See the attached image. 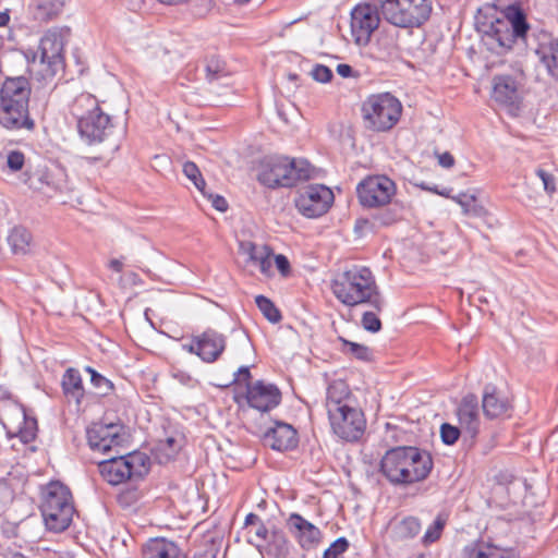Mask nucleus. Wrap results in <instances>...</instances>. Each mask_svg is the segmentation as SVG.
I'll use <instances>...</instances> for the list:
<instances>
[{
    "label": "nucleus",
    "mask_w": 558,
    "mask_h": 558,
    "mask_svg": "<svg viewBox=\"0 0 558 558\" xmlns=\"http://www.w3.org/2000/svg\"><path fill=\"white\" fill-rule=\"evenodd\" d=\"M477 28L487 49L501 54L511 49L517 39L526 37L530 24L522 8L510 4L498 14L478 19Z\"/></svg>",
    "instance_id": "nucleus-1"
},
{
    "label": "nucleus",
    "mask_w": 558,
    "mask_h": 558,
    "mask_svg": "<svg viewBox=\"0 0 558 558\" xmlns=\"http://www.w3.org/2000/svg\"><path fill=\"white\" fill-rule=\"evenodd\" d=\"M335 296L344 305L353 307L368 304L381 311L384 301L372 270L365 266L353 265L339 274L331 282Z\"/></svg>",
    "instance_id": "nucleus-2"
},
{
    "label": "nucleus",
    "mask_w": 558,
    "mask_h": 558,
    "mask_svg": "<svg viewBox=\"0 0 558 558\" xmlns=\"http://www.w3.org/2000/svg\"><path fill=\"white\" fill-rule=\"evenodd\" d=\"M433 469L432 456L416 447H396L381 459L380 471L395 485L424 481Z\"/></svg>",
    "instance_id": "nucleus-3"
},
{
    "label": "nucleus",
    "mask_w": 558,
    "mask_h": 558,
    "mask_svg": "<svg viewBox=\"0 0 558 558\" xmlns=\"http://www.w3.org/2000/svg\"><path fill=\"white\" fill-rule=\"evenodd\" d=\"M32 87L25 76L7 77L0 86V125L9 131L35 129L29 114Z\"/></svg>",
    "instance_id": "nucleus-4"
},
{
    "label": "nucleus",
    "mask_w": 558,
    "mask_h": 558,
    "mask_svg": "<svg viewBox=\"0 0 558 558\" xmlns=\"http://www.w3.org/2000/svg\"><path fill=\"white\" fill-rule=\"evenodd\" d=\"M70 112L76 120L81 138L87 144H100L112 135V118L102 110L94 95L83 93L76 96L70 106Z\"/></svg>",
    "instance_id": "nucleus-5"
},
{
    "label": "nucleus",
    "mask_w": 558,
    "mask_h": 558,
    "mask_svg": "<svg viewBox=\"0 0 558 558\" xmlns=\"http://www.w3.org/2000/svg\"><path fill=\"white\" fill-rule=\"evenodd\" d=\"M310 174V165L305 160L268 156L260 162L257 180L270 189L292 187L299 181L307 180Z\"/></svg>",
    "instance_id": "nucleus-6"
},
{
    "label": "nucleus",
    "mask_w": 558,
    "mask_h": 558,
    "mask_svg": "<svg viewBox=\"0 0 558 558\" xmlns=\"http://www.w3.org/2000/svg\"><path fill=\"white\" fill-rule=\"evenodd\" d=\"M365 129L372 132L390 131L400 120L402 105L390 93L369 95L361 107Z\"/></svg>",
    "instance_id": "nucleus-7"
},
{
    "label": "nucleus",
    "mask_w": 558,
    "mask_h": 558,
    "mask_svg": "<svg viewBox=\"0 0 558 558\" xmlns=\"http://www.w3.org/2000/svg\"><path fill=\"white\" fill-rule=\"evenodd\" d=\"M71 36L68 26H53L41 36L34 59H39L46 65L50 76H54L64 68V46Z\"/></svg>",
    "instance_id": "nucleus-8"
},
{
    "label": "nucleus",
    "mask_w": 558,
    "mask_h": 558,
    "mask_svg": "<svg viewBox=\"0 0 558 558\" xmlns=\"http://www.w3.org/2000/svg\"><path fill=\"white\" fill-rule=\"evenodd\" d=\"M147 458L142 453H129L112 457L98 463L102 478L111 485H119L134 477H142L147 472Z\"/></svg>",
    "instance_id": "nucleus-9"
},
{
    "label": "nucleus",
    "mask_w": 558,
    "mask_h": 558,
    "mask_svg": "<svg viewBox=\"0 0 558 558\" xmlns=\"http://www.w3.org/2000/svg\"><path fill=\"white\" fill-rule=\"evenodd\" d=\"M332 432L345 441H356L364 434L366 421L363 412L349 404L328 413Z\"/></svg>",
    "instance_id": "nucleus-10"
},
{
    "label": "nucleus",
    "mask_w": 558,
    "mask_h": 558,
    "mask_svg": "<svg viewBox=\"0 0 558 558\" xmlns=\"http://www.w3.org/2000/svg\"><path fill=\"white\" fill-rule=\"evenodd\" d=\"M383 19L376 1L356 4L351 11V34L357 45H367Z\"/></svg>",
    "instance_id": "nucleus-11"
},
{
    "label": "nucleus",
    "mask_w": 558,
    "mask_h": 558,
    "mask_svg": "<svg viewBox=\"0 0 558 558\" xmlns=\"http://www.w3.org/2000/svg\"><path fill=\"white\" fill-rule=\"evenodd\" d=\"M356 191L363 206L379 207L390 202L396 184L386 175H372L359 183Z\"/></svg>",
    "instance_id": "nucleus-12"
},
{
    "label": "nucleus",
    "mask_w": 558,
    "mask_h": 558,
    "mask_svg": "<svg viewBox=\"0 0 558 558\" xmlns=\"http://www.w3.org/2000/svg\"><path fill=\"white\" fill-rule=\"evenodd\" d=\"M332 202L333 193L329 187L313 184L300 192L295 206L303 216L316 218L327 213Z\"/></svg>",
    "instance_id": "nucleus-13"
},
{
    "label": "nucleus",
    "mask_w": 558,
    "mask_h": 558,
    "mask_svg": "<svg viewBox=\"0 0 558 558\" xmlns=\"http://www.w3.org/2000/svg\"><path fill=\"white\" fill-rule=\"evenodd\" d=\"M525 75L518 68L513 73L498 74L493 77V99L499 105L513 107L520 101V88L523 86Z\"/></svg>",
    "instance_id": "nucleus-14"
},
{
    "label": "nucleus",
    "mask_w": 558,
    "mask_h": 558,
    "mask_svg": "<svg viewBox=\"0 0 558 558\" xmlns=\"http://www.w3.org/2000/svg\"><path fill=\"white\" fill-rule=\"evenodd\" d=\"M89 447L95 451L108 452L124 441L123 426L116 423H93L87 428Z\"/></svg>",
    "instance_id": "nucleus-15"
},
{
    "label": "nucleus",
    "mask_w": 558,
    "mask_h": 558,
    "mask_svg": "<svg viewBox=\"0 0 558 558\" xmlns=\"http://www.w3.org/2000/svg\"><path fill=\"white\" fill-rule=\"evenodd\" d=\"M243 397L251 408L260 412H269L281 402V392L278 387L264 380L247 384Z\"/></svg>",
    "instance_id": "nucleus-16"
},
{
    "label": "nucleus",
    "mask_w": 558,
    "mask_h": 558,
    "mask_svg": "<svg viewBox=\"0 0 558 558\" xmlns=\"http://www.w3.org/2000/svg\"><path fill=\"white\" fill-rule=\"evenodd\" d=\"M287 526L303 549L314 548L320 541L319 529L299 513H291Z\"/></svg>",
    "instance_id": "nucleus-17"
},
{
    "label": "nucleus",
    "mask_w": 558,
    "mask_h": 558,
    "mask_svg": "<svg viewBox=\"0 0 558 558\" xmlns=\"http://www.w3.org/2000/svg\"><path fill=\"white\" fill-rule=\"evenodd\" d=\"M457 417L460 428L470 436L475 438L480 430V411L478 401L475 395L469 393L464 396L457 408Z\"/></svg>",
    "instance_id": "nucleus-18"
},
{
    "label": "nucleus",
    "mask_w": 558,
    "mask_h": 558,
    "mask_svg": "<svg viewBox=\"0 0 558 558\" xmlns=\"http://www.w3.org/2000/svg\"><path fill=\"white\" fill-rule=\"evenodd\" d=\"M264 445L277 451H286L296 447V430L292 425L276 422L275 426L269 428L263 437Z\"/></svg>",
    "instance_id": "nucleus-19"
},
{
    "label": "nucleus",
    "mask_w": 558,
    "mask_h": 558,
    "mask_svg": "<svg viewBox=\"0 0 558 558\" xmlns=\"http://www.w3.org/2000/svg\"><path fill=\"white\" fill-rule=\"evenodd\" d=\"M198 339L201 344L199 359L205 363L216 362L226 349V336L214 329H206L198 335Z\"/></svg>",
    "instance_id": "nucleus-20"
},
{
    "label": "nucleus",
    "mask_w": 558,
    "mask_h": 558,
    "mask_svg": "<svg viewBox=\"0 0 558 558\" xmlns=\"http://www.w3.org/2000/svg\"><path fill=\"white\" fill-rule=\"evenodd\" d=\"M142 558H185L180 547L165 537L149 538L141 549Z\"/></svg>",
    "instance_id": "nucleus-21"
},
{
    "label": "nucleus",
    "mask_w": 558,
    "mask_h": 558,
    "mask_svg": "<svg viewBox=\"0 0 558 558\" xmlns=\"http://www.w3.org/2000/svg\"><path fill=\"white\" fill-rule=\"evenodd\" d=\"M74 506L71 490L61 482L53 481L47 484L43 493L40 508L56 509Z\"/></svg>",
    "instance_id": "nucleus-22"
},
{
    "label": "nucleus",
    "mask_w": 558,
    "mask_h": 558,
    "mask_svg": "<svg viewBox=\"0 0 558 558\" xmlns=\"http://www.w3.org/2000/svg\"><path fill=\"white\" fill-rule=\"evenodd\" d=\"M40 512L47 530L53 533H61L71 525L75 509L74 506L50 510L48 508H40Z\"/></svg>",
    "instance_id": "nucleus-23"
},
{
    "label": "nucleus",
    "mask_w": 558,
    "mask_h": 558,
    "mask_svg": "<svg viewBox=\"0 0 558 558\" xmlns=\"http://www.w3.org/2000/svg\"><path fill=\"white\" fill-rule=\"evenodd\" d=\"M61 387L65 398L71 401L73 400L77 405L81 404L85 389L83 386V379L80 372L76 368H68L61 380Z\"/></svg>",
    "instance_id": "nucleus-24"
},
{
    "label": "nucleus",
    "mask_w": 558,
    "mask_h": 558,
    "mask_svg": "<svg viewBox=\"0 0 558 558\" xmlns=\"http://www.w3.org/2000/svg\"><path fill=\"white\" fill-rule=\"evenodd\" d=\"M482 407L484 414L489 418H498L507 415L510 410L509 401L496 393L495 388L486 387Z\"/></svg>",
    "instance_id": "nucleus-25"
},
{
    "label": "nucleus",
    "mask_w": 558,
    "mask_h": 558,
    "mask_svg": "<svg viewBox=\"0 0 558 558\" xmlns=\"http://www.w3.org/2000/svg\"><path fill=\"white\" fill-rule=\"evenodd\" d=\"M351 404V392L349 386L343 380H333L327 388L326 408L327 413L332 410L342 409Z\"/></svg>",
    "instance_id": "nucleus-26"
},
{
    "label": "nucleus",
    "mask_w": 558,
    "mask_h": 558,
    "mask_svg": "<svg viewBox=\"0 0 558 558\" xmlns=\"http://www.w3.org/2000/svg\"><path fill=\"white\" fill-rule=\"evenodd\" d=\"M64 8V0H34L31 11L34 20L49 22L57 19Z\"/></svg>",
    "instance_id": "nucleus-27"
},
{
    "label": "nucleus",
    "mask_w": 558,
    "mask_h": 558,
    "mask_svg": "<svg viewBox=\"0 0 558 558\" xmlns=\"http://www.w3.org/2000/svg\"><path fill=\"white\" fill-rule=\"evenodd\" d=\"M536 54L547 73L558 80V39H550L539 44Z\"/></svg>",
    "instance_id": "nucleus-28"
},
{
    "label": "nucleus",
    "mask_w": 558,
    "mask_h": 558,
    "mask_svg": "<svg viewBox=\"0 0 558 558\" xmlns=\"http://www.w3.org/2000/svg\"><path fill=\"white\" fill-rule=\"evenodd\" d=\"M266 542L265 550L268 558H290L292 545L282 530L272 529Z\"/></svg>",
    "instance_id": "nucleus-29"
},
{
    "label": "nucleus",
    "mask_w": 558,
    "mask_h": 558,
    "mask_svg": "<svg viewBox=\"0 0 558 558\" xmlns=\"http://www.w3.org/2000/svg\"><path fill=\"white\" fill-rule=\"evenodd\" d=\"M422 524L418 518L409 515L398 521L392 527V534L397 541L412 539L420 534Z\"/></svg>",
    "instance_id": "nucleus-30"
},
{
    "label": "nucleus",
    "mask_w": 558,
    "mask_h": 558,
    "mask_svg": "<svg viewBox=\"0 0 558 558\" xmlns=\"http://www.w3.org/2000/svg\"><path fill=\"white\" fill-rule=\"evenodd\" d=\"M220 541L211 533L203 535L194 545L193 558H216Z\"/></svg>",
    "instance_id": "nucleus-31"
},
{
    "label": "nucleus",
    "mask_w": 558,
    "mask_h": 558,
    "mask_svg": "<svg viewBox=\"0 0 558 558\" xmlns=\"http://www.w3.org/2000/svg\"><path fill=\"white\" fill-rule=\"evenodd\" d=\"M8 242L15 254H25L29 250L32 234L26 228L17 226L11 230Z\"/></svg>",
    "instance_id": "nucleus-32"
},
{
    "label": "nucleus",
    "mask_w": 558,
    "mask_h": 558,
    "mask_svg": "<svg viewBox=\"0 0 558 558\" xmlns=\"http://www.w3.org/2000/svg\"><path fill=\"white\" fill-rule=\"evenodd\" d=\"M23 182L33 190H43L44 186L56 187L54 182L47 169H37L35 172L24 173Z\"/></svg>",
    "instance_id": "nucleus-33"
},
{
    "label": "nucleus",
    "mask_w": 558,
    "mask_h": 558,
    "mask_svg": "<svg viewBox=\"0 0 558 558\" xmlns=\"http://www.w3.org/2000/svg\"><path fill=\"white\" fill-rule=\"evenodd\" d=\"M339 342H341L340 351L344 354H349L361 361H369L372 356V352L369 348L364 344H360L353 341H349L343 337L338 338Z\"/></svg>",
    "instance_id": "nucleus-34"
},
{
    "label": "nucleus",
    "mask_w": 558,
    "mask_h": 558,
    "mask_svg": "<svg viewBox=\"0 0 558 558\" xmlns=\"http://www.w3.org/2000/svg\"><path fill=\"white\" fill-rule=\"evenodd\" d=\"M23 427H19L16 432L8 430L7 434L9 437H16L24 445L32 442L36 438V421L26 420V416L23 414Z\"/></svg>",
    "instance_id": "nucleus-35"
},
{
    "label": "nucleus",
    "mask_w": 558,
    "mask_h": 558,
    "mask_svg": "<svg viewBox=\"0 0 558 558\" xmlns=\"http://www.w3.org/2000/svg\"><path fill=\"white\" fill-rule=\"evenodd\" d=\"M255 303L258 310L270 323H279L282 318L280 311L275 306L274 302L265 295H257Z\"/></svg>",
    "instance_id": "nucleus-36"
},
{
    "label": "nucleus",
    "mask_w": 558,
    "mask_h": 558,
    "mask_svg": "<svg viewBox=\"0 0 558 558\" xmlns=\"http://www.w3.org/2000/svg\"><path fill=\"white\" fill-rule=\"evenodd\" d=\"M183 173L189 180H191L193 182L195 187L199 192H202L204 196H206V193H205L206 182H205L198 167L196 166V163H194L193 161H186L183 165Z\"/></svg>",
    "instance_id": "nucleus-37"
},
{
    "label": "nucleus",
    "mask_w": 558,
    "mask_h": 558,
    "mask_svg": "<svg viewBox=\"0 0 558 558\" xmlns=\"http://www.w3.org/2000/svg\"><path fill=\"white\" fill-rule=\"evenodd\" d=\"M85 371L90 374V383L97 389L98 395L107 396L113 390V384L94 368L87 366Z\"/></svg>",
    "instance_id": "nucleus-38"
},
{
    "label": "nucleus",
    "mask_w": 558,
    "mask_h": 558,
    "mask_svg": "<svg viewBox=\"0 0 558 558\" xmlns=\"http://www.w3.org/2000/svg\"><path fill=\"white\" fill-rule=\"evenodd\" d=\"M241 250L247 255L248 260L257 266L258 262L263 259L264 255L269 251L266 245H257L253 242H242Z\"/></svg>",
    "instance_id": "nucleus-39"
},
{
    "label": "nucleus",
    "mask_w": 558,
    "mask_h": 558,
    "mask_svg": "<svg viewBox=\"0 0 558 558\" xmlns=\"http://www.w3.org/2000/svg\"><path fill=\"white\" fill-rule=\"evenodd\" d=\"M445 524V520L440 517H437L434 523L429 525L426 532L424 533L422 537V544L424 546H428L438 541L442 534Z\"/></svg>",
    "instance_id": "nucleus-40"
},
{
    "label": "nucleus",
    "mask_w": 558,
    "mask_h": 558,
    "mask_svg": "<svg viewBox=\"0 0 558 558\" xmlns=\"http://www.w3.org/2000/svg\"><path fill=\"white\" fill-rule=\"evenodd\" d=\"M157 450L162 454L159 457L160 461L171 460L180 450L178 441L173 437H168L165 440L159 441Z\"/></svg>",
    "instance_id": "nucleus-41"
},
{
    "label": "nucleus",
    "mask_w": 558,
    "mask_h": 558,
    "mask_svg": "<svg viewBox=\"0 0 558 558\" xmlns=\"http://www.w3.org/2000/svg\"><path fill=\"white\" fill-rule=\"evenodd\" d=\"M348 548V539L345 537H339L324 551L323 558H343V554Z\"/></svg>",
    "instance_id": "nucleus-42"
},
{
    "label": "nucleus",
    "mask_w": 558,
    "mask_h": 558,
    "mask_svg": "<svg viewBox=\"0 0 558 558\" xmlns=\"http://www.w3.org/2000/svg\"><path fill=\"white\" fill-rule=\"evenodd\" d=\"M463 430L454 425H451L449 423H444L440 426V437L444 444L446 445H453L459 439L461 433Z\"/></svg>",
    "instance_id": "nucleus-43"
},
{
    "label": "nucleus",
    "mask_w": 558,
    "mask_h": 558,
    "mask_svg": "<svg viewBox=\"0 0 558 558\" xmlns=\"http://www.w3.org/2000/svg\"><path fill=\"white\" fill-rule=\"evenodd\" d=\"M488 544L478 542L465 546L462 550V558H486Z\"/></svg>",
    "instance_id": "nucleus-44"
},
{
    "label": "nucleus",
    "mask_w": 558,
    "mask_h": 558,
    "mask_svg": "<svg viewBox=\"0 0 558 558\" xmlns=\"http://www.w3.org/2000/svg\"><path fill=\"white\" fill-rule=\"evenodd\" d=\"M25 165V155L20 150H10L7 155V166L12 172H17Z\"/></svg>",
    "instance_id": "nucleus-45"
},
{
    "label": "nucleus",
    "mask_w": 558,
    "mask_h": 558,
    "mask_svg": "<svg viewBox=\"0 0 558 558\" xmlns=\"http://www.w3.org/2000/svg\"><path fill=\"white\" fill-rule=\"evenodd\" d=\"M362 326L371 332H377L381 329V322L373 312H365L362 316Z\"/></svg>",
    "instance_id": "nucleus-46"
},
{
    "label": "nucleus",
    "mask_w": 558,
    "mask_h": 558,
    "mask_svg": "<svg viewBox=\"0 0 558 558\" xmlns=\"http://www.w3.org/2000/svg\"><path fill=\"white\" fill-rule=\"evenodd\" d=\"M311 74L319 83H328L332 78V71L323 64H316Z\"/></svg>",
    "instance_id": "nucleus-47"
},
{
    "label": "nucleus",
    "mask_w": 558,
    "mask_h": 558,
    "mask_svg": "<svg viewBox=\"0 0 558 558\" xmlns=\"http://www.w3.org/2000/svg\"><path fill=\"white\" fill-rule=\"evenodd\" d=\"M536 175L543 181L544 190L548 194L556 192V179L553 174L539 168L536 170Z\"/></svg>",
    "instance_id": "nucleus-48"
},
{
    "label": "nucleus",
    "mask_w": 558,
    "mask_h": 558,
    "mask_svg": "<svg viewBox=\"0 0 558 558\" xmlns=\"http://www.w3.org/2000/svg\"><path fill=\"white\" fill-rule=\"evenodd\" d=\"M254 533L255 537L258 539V543H255V546L256 547H260L269 537H270V532L266 525L264 524V522L255 525L253 527V530H250V533ZM250 543L251 544H254V542L252 539H250Z\"/></svg>",
    "instance_id": "nucleus-49"
},
{
    "label": "nucleus",
    "mask_w": 558,
    "mask_h": 558,
    "mask_svg": "<svg viewBox=\"0 0 558 558\" xmlns=\"http://www.w3.org/2000/svg\"><path fill=\"white\" fill-rule=\"evenodd\" d=\"M374 226H390L398 220V215L391 210H385L374 216Z\"/></svg>",
    "instance_id": "nucleus-50"
},
{
    "label": "nucleus",
    "mask_w": 558,
    "mask_h": 558,
    "mask_svg": "<svg viewBox=\"0 0 558 558\" xmlns=\"http://www.w3.org/2000/svg\"><path fill=\"white\" fill-rule=\"evenodd\" d=\"M486 558H514V556L508 550L488 544Z\"/></svg>",
    "instance_id": "nucleus-51"
},
{
    "label": "nucleus",
    "mask_w": 558,
    "mask_h": 558,
    "mask_svg": "<svg viewBox=\"0 0 558 558\" xmlns=\"http://www.w3.org/2000/svg\"><path fill=\"white\" fill-rule=\"evenodd\" d=\"M454 199L457 201V203L459 205H461V207L463 208V211L465 214L471 211V206H472V204L475 203V196L469 195L465 193L458 195L457 197H454Z\"/></svg>",
    "instance_id": "nucleus-52"
},
{
    "label": "nucleus",
    "mask_w": 558,
    "mask_h": 558,
    "mask_svg": "<svg viewBox=\"0 0 558 558\" xmlns=\"http://www.w3.org/2000/svg\"><path fill=\"white\" fill-rule=\"evenodd\" d=\"M251 379V372L247 366H241L238 372L234 374L233 384H239L241 381H244L246 385L252 384L250 381Z\"/></svg>",
    "instance_id": "nucleus-53"
},
{
    "label": "nucleus",
    "mask_w": 558,
    "mask_h": 558,
    "mask_svg": "<svg viewBox=\"0 0 558 558\" xmlns=\"http://www.w3.org/2000/svg\"><path fill=\"white\" fill-rule=\"evenodd\" d=\"M208 198L211 201V205L217 210L225 213L228 209V203L223 196L208 194Z\"/></svg>",
    "instance_id": "nucleus-54"
},
{
    "label": "nucleus",
    "mask_w": 558,
    "mask_h": 558,
    "mask_svg": "<svg viewBox=\"0 0 558 558\" xmlns=\"http://www.w3.org/2000/svg\"><path fill=\"white\" fill-rule=\"evenodd\" d=\"M257 267L259 268V270L265 274V275H268L271 267H272V262H271V251L269 250L263 257V259H260L257 264Z\"/></svg>",
    "instance_id": "nucleus-55"
},
{
    "label": "nucleus",
    "mask_w": 558,
    "mask_h": 558,
    "mask_svg": "<svg viewBox=\"0 0 558 558\" xmlns=\"http://www.w3.org/2000/svg\"><path fill=\"white\" fill-rule=\"evenodd\" d=\"M275 263H276V266L278 268V270L282 274V275H287L290 270V263L288 260V258L284 256V255H276L275 256Z\"/></svg>",
    "instance_id": "nucleus-56"
},
{
    "label": "nucleus",
    "mask_w": 558,
    "mask_h": 558,
    "mask_svg": "<svg viewBox=\"0 0 558 558\" xmlns=\"http://www.w3.org/2000/svg\"><path fill=\"white\" fill-rule=\"evenodd\" d=\"M183 349L189 353L196 354L199 357L201 344L198 336L193 337L191 343H184Z\"/></svg>",
    "instance_id": "nucleus-57"
},
{
    "label": "nucleus",
    "mask_w": 558,
    "mask_h": 558,
    "mask_svg": "<svg viewBox=\"0 0 558 558\" xmlns=\"http://www.w3.org/2000/svg\"><path fill=\"white\" fill-rule=\"evenodd\" d=\"M438 162L441 167L448 169L454 165V158L450 153L445 151V153L438 155Z\"/></svg>",
    "instance_id": "nucleus-58"
},
{
    "label": "nucleus",
    "mask_w": 558,
    "mask_h": 558,
    "mask_svg": "<svg viewBox=\"0 0 558 558\" xmlns=\"http://www.w3.org/2000/svg\"><path fill=\"white\" fill-rule=\"evenodd\" d=\"M262 522H263V520L260 519V517H259V515H257V514H255V513L251 512V513H248V514L246 515V518H245L244 526H245L246 529L253 530V527H254L255 525H257V524H259V523H262Z\"/></svg>",
    "instance_id": "nucleus-59"
},
{
    "label": "nucleus",
    "mask_w": 558,
    "mask_h": 558,
    "mask_svg": "<svg viewBox=\"0 0 558 558\" xmlns=\"http://www.w3.org/2000/svg\"><path fill=\"white\" fill-rule=\"evenodd\" d=\"M172 377L185 386H189L192 381V377L187 373L182 371L173 372Z\"/></svg>",
    "instance_id": "nucleus-60"
},
{
    "label": "nucleus",
    "mask_w": 558,
    "mask_h": 558,
    "mask_svg": "<svg viewBox=\"0 0 558 558\" xmlns=\"http://www.w3.org/2000/svg\"><path fill=\"white\" fill-rule=\"evenodd\" d=\"M337 73L342 77H350L352 75V68L349 64L340 63L337 65Z\"/></svg>",
    "instance_id": "nucleus-61"
},
{
    "label": "nucleus",
    "mask_w": 558,
    "mask_h": 558,
    "mask_svg": "<svg viewBox=\"0 0 558 558\" xmlns=\"http://www.w3.org/2000/svg\"><path fill=\"white\" fill-rule=\"evenodd\" d=\"M109 268L116 272H121L123 270V263L121 259L113 258L109 262Z\"/></svg>",
    "instance_id": "nucleus-62"
},
{
    "label": "nucleus",
    "mask_w": 558,
    "mask_h": 558,
    "mask_svg": "<svg viewBox=\"0 0 558 558\" xmlns=\"http://www.w3.org/2000/svg\"><path fill=\"white\" fill-rule=\"evenodd\" d=\"M158 1L166 5L179 7V5H184V4L190 3L192 0H158Z\"/></svg>",
    "instance_id": "nucleus-63"
},
{
    "label": "nucleus",
    "mask_w": 558,
    "mask_h": 558,
    "mask_svg": "<svg viewBox=\"0 0 558 558\" xmlns=\"http://www.w3.org/2000/svg\"><path fill=\"white\" fill-rule=\"evenodd\" d=\"M10 21L8 11L0 12V26H5Z\"/></svg>",
    "instance_id": "nucleus-64"
}]
</instances>
